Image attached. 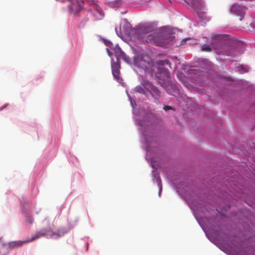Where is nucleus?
<instances>
[{
  "label": "nucleus",
  "mask_w": 255,
  "mask_h": 255,
  "mask_svg": "<svg viewBox=\"0 0 255 255\" xmlns=\"http://www.w3.org/2000/svg\"><path fill=\"white\" fill-rule=\"evenodd\" d=\"M172 37V36L166 37L163 32H154L143 37L147 42L158 46L171 41Z\"/></svg>",
  "instance_id": "obj_1"
},
{
  "label": "nucleus",
  "mask_w": 255,
  "mask_h": 255,
  "mask_svg": "<svg viewBox=\"0 0 255 255\" xmlns=\"http://www.w3.org/2000/svg\"><path fill=\"white\" fill-rule=\"evenodd\" d=\"M28 243H29L28 239L23 241H12L7 244H4L3 239L2 238H0V244H1L2 246L0 250V253H2V254L0 255H7L12 250L19 248L22 246L23 244Z\"/></svg>",
  "instance_id": "obj_2"
},
{
  "label": "nucleus",
  "mask_w": 255,
  "mask_h": 255,
  "mask_svg": "<svg viewBox=\"0 0 255 255\" xmlns=\"http://www.w3.org/2000/svg\"><path fill=\"white\" fill-rule=\"evenodd\" d=\"M135 66L141 69L146 71L151 65V59L147 55H142L141 57H137L134 58Z\"/></svg>",
  "instance_id": "obj_3"
},
{
  "label": "nucleus",
  "mask_w": 255,
  "mask_h": 255,
  "mask_svg": "<svg viewBox=\"0 0 255 255\" xmlns=\"http://www.w3.org/2000/svg\"><path fill=\"white\" fill-rule=\"evenodd\" d=\"M68 231L69 230L65 227H60L55 230L49 229L48 233L49 238L57 239L67 234Z\"/></svg>",
  "instance_id": "obj_4"
},
{
  "label": "nucleus",
  "mask_w": 255,
  "mask_h": 255,
  "mask_svg": "<svg viewBox=\"0 0 255 255\" xmlns=\"http://www.w3.org/2000/svg\"><path fill=\"white\" fill-rule=\"evenodd\" d=\"M143 87L150 93L152 97L155 99H158L160 97V92L159 90L149 82H145Z\"/></svg>",
  "instance_id": "obj_5"
},
{
  "label": "nucleus",
  "mask_w": 255,
  "mask_h": 255,
  "mask_svg": "<svg viewBox=\"0 0 255 255\" xmlns=\"http://www.w3.org/2000/svg\"><path fill=\"white\" fill-rule=\"evenodd\" d=\"M89 4L92 6L91 10L92 11V14L95 17V20L102 19L104 16V13L102 8L95 4L93 1H89Z\"/></svg>",
  "instance_id": "obj_6"
},
{
  "label": "nucleus",
  "mask_w": 255,
  "mask_h": 255,
  "mask_svg": "<svg viewBox=\"0 0 255 255\" xmlns=\"http://www.w3.org/2000/svg\"><path fill=\"white\" fill-rule=\"evenodd\" d=\"M158 71L159 74V80L162 81V83L161 82H160V83L163 85V86L164 85L167 86L169 79L170 78L169 71L165 68H159Z\"/></svg>",
  "instance_id": "obj_7"
},
{
  "label": "nucleus",
  "mask_w": 255,
  "mask_h": 255,
  "mask_svg": "<svg viewBox=\"0 0 255 255\" xmlns=\"http://www.w3.org/2000/svg\"><path fill=\"white\" fill-rule=\"evenodd\" d=\"M114 56L116 58V61H120V59H122L127 63H130L129 57L122 50L121 48L119 46H116L114 49Z\"/></svg>",
  "instance_id": "obj_8"
},
{
  "label": "nucleus",
  "mask_w": 255,
  "mask_h": 255,
  "mask_svg": "<svg viewBox=\"0 0 255 255\" xmlns=\"http://www.w3.org/2000/svg\"><path fill=\"white\" fill-rule=\"evenodd\" d=\"M70 2L69 8L71 13L73 14L79 12L81 8L82 5L84 2L83 0H67Z\"/></svg>",
  "instance_id": "obj_9"
},
{
  "label": "nucleus",
  "mask_w": 255,
  "mask_h": 255,
  "mask_svg": "<svg viewBox=\"0 0 255 255\" xmlns=\"http://www.w3.org/2000/svg\"><path fill=\"white\" fill-rule=\"evenodd\" d=\"M111 67L112 70V73L113 76L118 81L120 80V69L121 65L120 61L115 62L113 59H112Z\"/></svg>",
  "instance_id": "obj_10"
},
{
  "label": "nucleus",
  "mask_w": 255,
  "mask_h": 255,
  "mask_svg": "<svg viewBox=\"0 0 255 255\" xmlns=\"http://www.w3.org/2000/svg\"><path fill=\"white\" fill-rule=\"evenodd\" d=\"M231 12L233 14L240 16L241 17L240 18V20H242V17L245 14V8L236 3L232 5L231 8Z\"/></svg>",
  "instance_id": "obj_11"
},
{
  "label": "nucleus",
  "mask_w": 255,
  "mask_h": 255,
  "mask_svg": "<svg viewBox=\"0 0 255 255\" xmlns=\"http://www.w3.org/2000/svg\"><path fill=\"white\" fill-rule=\"evenodd\" d=\"M48 231L49 229H42L40 230V231L36 232L32 238L28 239L29 242H32L35 240L41 238L42 237H46V238H49V236L48 234Z\"/></svg>",
  "instance_id": "obj_12"
},
{
  "label": "nucleus",
  "mask_w": 255,
  "mask_h": 255,
  "mask_svg": "<svg viewBox=\"0 0 255 255\" xmlns=\"http://www.w3.org/2000/svg\"><path fill=\"white\" fill-rule=\"evenodd\" d=\"M222 36L217 35L213 37L210 42L211 45L212 46L213 48L216 49H218L221 45H222Z\"/></svg>",
  "instance_id": "obj_13"
},
{
  "label": "nucleus",
  "mask_w": 255,
  "mask_h": 255,
  "mask_svg": "<svg viewBox=\"0 0 255 255\" xmlns=\"http://www.w3.org/2000/svg\"><path fill=\"white\" fill-rule=\"evenodd\" d=\"M189 3L196 11L202 9L204 7L203 2L199 0H190Z\"/></svg>",
  "instance_id": "obj_14"
},
{
  "label": "nucleus",
  "mask_w": 255,
  "mask_h": 255,
  "mask_svg": "<svg viewBox=\"0 0 255 255\" xmlns=\"http://www.w3.org/2000/svg\"><path fill=\"white\" fill-rule=\"evenodd\" d=\"M145 82L146 81H144L143 82L141 83V85L136 86L132 90L133 93H138L139 94L147 96L148 91H146V89L143 87V84H144Z\"/></svg>",
  "instance_id": "obj_15"
},
{
  "label": "nucleus",
  "mask_w": 255,
  "mask_h": 255,
  "mask_svg": "<svg viewBox=\"0 0 255 255\" xmlns=\"http://www.w3.org/2000/svg\"><path fill=\"white\" fill-rule=\"evenodd\" d=\"M171 89L168 87V89H167V91L169 93V94L175 95L176 94H178L179 92V90L178 88L176 87V86L175 84H171L170 85Z\"/></svg>",
  "instance_id": "obj_16"
},
{
  "label": "nucleus",
  "mask_w": 255,
  "mask_h": 255,
  "mask_svg": "<svg viewBox=\"0 0 255 255\" xmlns=\"http://www.w3.org/2000/svg\"><path fill=\"white\" fill-rule=\"evenodd\" d=\"M156 64L158 66H164L165 65H169V67H170V65H171L170 62L167 59L164 60H158L156 62Z\"/></svg>",
  "instance_id": "obj_17"
},
{
  "label": "nucleus",
  "mask_w": 255,
  "mask_h": 255,
  "mask_svg": "<svg viewBox=\"0 0 255 255\" xmlns=\"http://www.w3.org/2000/svg\"><path fill=\"white\" fill-rule=\"evenodd\" d=\"M89 21V18L87 16H85L80 22L79 27L80 28H84L86 23Z\"/></svg>",
  "instance_id": "obj_18"
},
{
  "label": "nucleus",
  "mask_w": 255,
  "mask_h": 255,
  "mask_svg": "<svg viewBox=\"0 0 255 255\" xmlns=\"http://www.w3.org/2000/svg\"><path fill=\"white\" fill-rule=\"evenodd\" d=\"M201 50L203 51L210 52L211 51V48L210 46L208 45L204 44L201 47Z\"/></svg>",
  "instance_id": "obj_19"
},
{
  "label": "nucleus",
  "mask_w": 255,
  "mask_h": 255,
  "mask_svg": "<svg viewBox=\"0 0 255 255\" xmlns=\"http://www.w3.org/2000/svg\"><path fill=\"white\" fill-rule=\"evenodd\" d=\"M158 186L159 187L158 194H159V195L160 196L161 192L162 191V184H161V181L160 180H158Z\"/></svg>",
  "instance_id": "obj_20"
},
{
  "label": "nucleus",
  "mask_w": 255,
  "mask_h": 255,
  "mask_svg": "<svg viewBox=\"0 0 255 255\" xmlns=\"http://www.w3.org/2000/svg\"><path fill=\"white\" fill-rule=\"evenodd\" d=\"M238 68H239V70H243L242 71H241V72L244 73L248 71L247 70L245 69V68L243 65H241Z\"/></svg>",
  "instance_id": "obj_21"
},
{
  "label": "nucleus",
  "mask_w": 255,
  "mask_h": 255,
  "mask_svg": "<svg viewBox=\"0 0 255 255\" xmlns=\"http://www.w3.org/2000/svg\"><path fill=\"white\" fill-rule=\"evenodd\" d=\"M163 109L165 110V111H167V110H170L171 109V107L170 106H165L164 108H163Z\"/></svg>",
  "instance_id": "obj_22"
},
{
  "label": "nucleus",
  "mask_w": 255,
  "mask_h": 255,
  "mask_svg": "<svg viewBox=\"0 0 255 255\" xmlns=\"http://www.w3.org/2000/svg\"><path fill=\"white\" fill-rule=\"evenodd\" d=\"M28 222H29L30 224H32L33 222V220H30L29 221H28Z\"/></svg>",
  "instance_id": "obj_23"
}]
</instances>
